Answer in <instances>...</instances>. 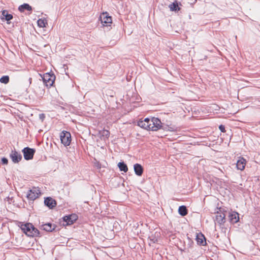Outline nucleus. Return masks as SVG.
<instances>
[{
	"instance_id": "10",
	"label": "nucleus",
	"mask_w": 260,
	"mask_h": 260,
	"mask_svg": "<svg viewBox=\"0 0 260 260\" xmlns=\"http://www.w3.org/2000/svg\"><path fill=\"white\" fill-rule=\"evenodd\" d=\"M78 219V216L76 214L66 215L63 217V219L67 223V225L73 224Z\"/></svg>"
},
{
	"instance_id": "7",
	"label": "nucleus",
	"mask_w": 260,
	"mask_h": 260,
	"mask_svg": "<svg viewBox=\"0 0 260 260\" xmlns=\"http://www.w3.org/2000/svg\"><path fill=\"white\" fill-rule=\"evenodd\" d=\"M40 193V190L37 188L33 187L31 189L28 190L27 194V198L31 201H34L39 197Z\"/></svg>"
},
{
	"instance_id": "8",
	"label": "nucleus",
	"mask_w": 260,
	"mask_h": 260,
	"mask_svg": "<svg viewBox=\"0 0 260 260\" xmlns=\"http://www.w3.org/2000/svg\"><path fill=\"white\" fill-rule=\"evenodd\" d=\"M100 19L104 26H108V24L112 23V18L107 12L102 13L100 16Z\"/></svg>"
},
{
	"instance_id": "23",
	"label": "nucleus",
	"mask_w": 260,
	"mask_h": 260,
	"mask_svg": "<svg viewBox=\"0 0 260 260\" xmlns=\"http://www.w3.org/2000/svg\"><path fill=\"white\" fill-rule=\"evenodd\" d=\"M0 82L2 83L7 84L9 82V77L8 76H3L0 79Z\"/></svg>"
},
{
	"instance_id": "15",
	"label": "nucleus",
	"mask_w": 260,
	"mask_h": 260,
	"mask_svg": "<svg viewBox=\"0 0 260 260\" xmlns=\"http://www.w3.org/2000/svg\"><path fill=\"white\" fill-rule=\"evenodd\" d=\"M134 169L135 174L139 176H141L143 173V167L139 164H136L134 166Z\"/></svg>"
},
{
	"instance_id": "4",
	"label": "nucleus",
	"mask_w": 260,
	"mask_h": 260,
	"mask_svg": "<svg viewBox=\"0 0 260 260\" xmlns=\"http://www.w3.org/2000/svg\"><path fill=\"white\" fill-rule=\"evenodd\" d=\"M61 142L65 146H69L71 142V135L70 132L63 131L60 134Z\"/></svg>"
},
{
	"instance_id": "14",
	"label": "nucleus",
	"mask_w": 260,
	"mask_h": 260,
	"mask_svg": "<svg viewBox=\"0 0 260 260\" xmlns=\"http://www.w3.org/2000/svg\"><path fill=\"white\" fill-rule=\"evenodd\" d=\"M196 240L200 245L204 246L206 244L205 237L202 233L197 234Z\"/></svg>"
},
{
	"instance_id": "5",
	"label": "nucleus",
	"mask_w": 260,
	"mask_h": 260,
	"mask_svg": "<svg viewBox=\"0 0 260 260\" xmlns=\"http://www.w3.org/2000/svg\"><path fill=\"white\" fill-rule=\"evenodd\" d=\"M35 151V149L33 148H30L28 147H25L22 150L24 159L26 160H30L32 159Z\"/></svg>"
},
{
	"instance_id": "22",
	"label": "nucleus",
	"mask_w": 260,
	"mask_h": 260,
	"mask_svg": "<svg viewBox=\"0 0 260 260\" xmlns=\"http://www.w3.org/2000/svg\"><path fill=\"white\" fill-rule=\"evenodd\" d=\"M38 25L40 27H45L46 25H47V23L46 20L39 19L38 20Z\"/></svg>"
},
{
	"instance_id": "25",
	"label": "nucleus",
	"mask_w": 260,
	"mask_h": 260,
	"mask_svg": "<svg viewBox=\"0 0 260 260\" xmlns=\"http://www.w3.org/2000/svg\"><path fill=\"white\" fill-rule=\"evenodd\" d=\"M2 163L3 165H8V159L6 157H3L2 158Z\"/></svg>"
},
{
	"instance_id": "12",
	"label": "nucleus",
	"mask_w": 260,
	"mask_h": 260,
	"mask_svg": "<svg viewBox=\"0 0 260 260\" xmlns=\"http://www.w3.org/2000/svg\"><path fill=\"white\" fill-rule=\"evenodd\" d=\"M229 219L230 222L235 223L237 222L239 220V214L236 212H229Z\"/></svg>"
},
{
	"instance_id": "27",
	"label": "nucleus",
	"mask_w": 260,
	"mask_h": 260,
	"mask_svg": "<svg viewBox=\"0 0 260 260\" xmlns=\"http://www.w3.org/2000/svg\"><path fill=\"white\" fill-rule=\"evenodd\" d=\"M45 117V114H43V113H42V114H40L39 115V118H40V119L42 121L44 120V119Z\"/></svg>"
},
{
	"instance_id": "13",
	"label": "nucleus",
	"mask_w": 260,
	"mask_h": 260,
	"mask_svg": "<svg viewBox=\"0 0 260 260\" xmlns=\"http://www.w3.org/2000/svg\"><path fill=\"white\" fill-rule=\"evenodd\" d=\"M45 205L50 209H52L56 205V201L51 197H47L44 200Z\"/></svg>"
},
{
	"instance_id": "21",
	"label": "nucleus",
	"mask_w": 260,
	"mask_h": 260,
	"mask_svg": "<svg viewBox=\"0 0 260 260\" xmlns=\"http://www.w3.org/2000/svg\"><path fill=\"white\" fill-rule=\"evenodd\" d=\"M118 167L121 171L126 172L128 170L127 165L123 161L119 162L118 164Z\"/></svg>"
},
{
	"instance_id": "11",
	"label": "nucleus",
	"mask_w": 260,
	"mask_h": 260,
	"mask_svg": "<svg viewBox=\"0 0 260 260\" xmlns=\"http://www.w3.org/2000/svg\"><path fill=\"white\" fill-rule=\"evenodd\" d=\"M56 225L51 223H46L40 225V229L46 232H51L55 230Z\"/></svg>"
},
{
	"instance_id": "1",
	"label": "nucleus",
	"mask_w": 260,
	"mask_h": 260,
	"mask_svg": "<svg viewBox=\"0 0 260 260\" xmlns=\"http://www.w3.org/2000/svg\"><path fill=\"white\" fill-rule=\"evenodd\" d=\"M138 125L144 129L156 131L161 128L162 123L158 118H146L144 120H139L138 122Z\"/></svg>"
},
{
	"instance_id": "6",
	"label": "nucleus",
	"mask_w": 260,
	"mask_h": 260,
	"mask_svg": "<svg viewBox=\"0 0 260 260\" xmlns=\"http://www.w3.org/2000/svg\"><path fill=\"white\" fill-rule=\"evenodd\" d=\"M219 210L220 212H217L215 220L218 224L222 225L225 222L226 213L221 210V208H219Z\"/></svg>"
},
{
	"instance_id": "26",
	"label": "nucleus",
	"mask_w": 260,
	"mask_h": 260,
	"mask_svg": "<svg viewBox=\"0 0 260 260\" xmlns=\"http://www.w3.org/2000/svg\"><path fill=\"white\" fill-rule=\"evenodd\" d=\"M219 129L220 130L221 132H225V127L223 125H220L219 126Z\"/></svg>"
},
{
	"instance_id": "3",
	"label": "nucleus",
	"mask_w": 260,
	"mask_h": 260,
	"mask_svg": "<svg viewBox=\"0 0 260 260\" xmlns=\"http://www.w3.org/2000/svg\"><path fill=\"white\" fill-rule=\"evenodd\" d=\"M40 76L46 86L51 87L53 85L55 79V76L53 73H46Z\"/></svg>"
},
{
	"instance_id": "20",
	"label": "nucleus",
	"mask_w": 260,
	"mask_h": 260,
	"mask_svg": "<svg viewBox=\"0 0 260 260\" xmlns=\"http://www.w3.org/2000/svg\"><path fill=\"white\" fill-rule=\"evenodd\" d=\"M169 7L172 11L177 12L180 10L178 4L176 1L170 4Z\"/></svg>"
},
{
	"instance_id": "9",
	"label": "nucleus",
	"mask_w": 260,
	"mask_h": 260,
	"mask_svg": "<svg viewBox=\"0 0 260 260\" xmlns=\"http://www.w3.org/2000/svg\"><path fill=\"white\" fill-rule=\"evenodd\" d=\"M10 157L12 161L15 163L17 164L20 162L22 159V155L20 153H19L16 150H12L10 154Z\"/></svg>"
},
{
	"instance_id": "19",
	"label": "nucleus",
	"mask_w": 260,
	"mask_h": 260,
	"mask_svg": "<svg viewBox=\"0 0 260 260\" xmlns=\"http://www.w3.org/2000/svg\"><path fill=\"white\" fill-rule=\"evenodd\" d=\"M178 212L182 216L186 215L188 213L186 207L183 205L180 206L178 209Z\"/></svg>"
},
{
	"instance_id": "16",
	"label": "nucleus",
	"mask_w": 260,
	"mask_h": 260,
	"mask_svg": "<svg viewBox=\"0 0 260 260\" xmlns=\"http://www.w3.org/2000/svg\"><path fill=\"white\" fill-rule=\"evenodd\" d=\"M246 160L243 158L239 159L237 162V167L238 170H243L245 168Z\"/></svg>"
},
{
	"instance_id": "18",
	"label": "nucleus",
	"mask_w": 260,
	"mask_h": 260,
	"mask_svg": "<svg viewBox=\"0 0 260 260\" xmlns=\"http://www.w3.org/2000/svg\"><path fill=\"white\" fill-rule=\"evenodd\" d=\"M2 14L3 17L2 19H5L8 22L13 18L12 15L9 14L6 10L3 11Z\"/></svg>"
},
{
	"instance_id": "2",
	"label": "nucleus",
	"mask_w": 260,
	"mask_h": 260,
	"mask_svg": "<svg viewBox=\"0 0 260 260\" xmlns=\"http://www.w3.org/2000/svg\"><path fill=\"white\" fill-rule=\"evenodd\" d=\"M21 229L27 236L41 237L40 231L31 223H26L21 224Z\"/></svg>"
},
{
	"instance_id": "17",
	"label": "nucleus",
	"mask_w": 260,
	"mask_h": 260,
	"mask_svg": "<svg viewBox=\"0 0 260 260\" xmlns=\"http://www.w3.org/2000/svg\"><path fill=\"white\" fill-rule=\"evenodd\" d=\"M18 10L20 12H24L25 10L31 11L32 10V8L28 4H23L19 7Z\"/></svg>"
},
{
	"instance_id": "24",
	"label": "nucleus",
	"mask_w": 260,
	"mask_h": 260,
	"mask_svg": "<svg viewBox=\"0 0 260 260\" xmlns=\"http://www.w3.org/2000/svg\"><path fill=\"white\" fill-rule=\"evenodd\" d=\"M100 134L102 136L105 137L107 138H108L110 136V132L108 130L103 129L100 132Z\"/></svg>"
}]
</instances>
